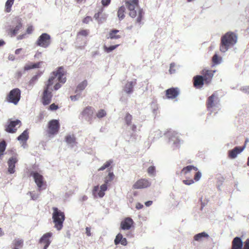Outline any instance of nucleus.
Returning a JSON list of instances; mask_svg holds the SVG:
<instances>
[{
	"label": "nucleus",
	"instance_id": "nucleus-17",
	"mask_svg": "<svg viewBox=\"0 0 249 249\" xmlns=\"http://www.w3.org/2000/svg\"><path fill=\"white\" fill-rule=\"evenodd\" d=\"M21 124V123L20 121L18 120L11 121L9 124L6 126L5 130L9 133H15L17 130V128H16V126L17 125H18L19 126Z\"/></svg>",
	"mask_w": 249,
	"mask_h": 249
},
{
	"label": "nucleus",
	"instance_id": "nucleus-37",
	"mask_svg": "<svg viewBox=\"0 0 249 249\" xmlns=\"http://www.w3.org/2000/svg\"><path fill=\"white\" fill-rule=\"evenodd\" d=\"M124 121L127 125H129L131 124L132 116L129 113H127L124 118Z\"/></svg>",
	"mask_w": 249,
	"mask_h": 249
},
{
	"label": "nucleus",
	"instance_id": "nucleus-50",
	"mask_svg": "<svg viewBox=\"0 0 249 249\" xmlns=\"http://www.w3.org/2000/svg\"><path fill=\"white\" fill-rule=\"evenodd\" d=\"M183 182L184 184L186 185H191L194 183V181L193 179H186V180H183Z\"/></svg>",
	"mask_w": 249,
	"mask_h": 249
},
{
	"label": "nucleus",
	"instance_id": "nucleus-22",
	"mask_svg": "<svg viewBox=\"0 0 249 249\" xmlns=\"http://www.w3.org/2000/svg\"><path fill=\"white\" fill-rule=\"evenodd\" d=\"M205 80L203 79V77L201 75H196L193 78V84L195 87L196 88H201L204 83Z\"/></svg>",
	"mask_w": 249,
	"mask_h": 249
},
{
	"label": "nucleus",
	"instance_id": "nucleus-59",
	"mask_svg": "<svg viewBox=\"0 0 249 249\" xmlns=\"http://www.w3.org/2000/svg\"><path fill=\"white\" fill-rule=\"evenodd\" d=\"M153 202L152 201H146L145 203V205L147 206V207H149L150 206V205H152Z\"/></svg>",
	"mask_w": 249,
	"mask_h": 249
},
{
	"label": "nucleus",
	"instance_id": "nucleus-48",
	"mask_svg": "<svg viewBox=\"0 0 249 249\" xmlns=\"http://www.w3.org/2000/svg\"><path fill=\"white\" fill-rule=\"evenodd\" d=\"M201 177V174L200 172H196L195 175L194 180L196 181L199 180Z\"/></svg>",
	"mask_w": 249,
	"mask_h": 249
},
{
	"label": "nucleus",
	"instance_id": "nucleus-16",
	"mask_svg": "<svg viewBox=\"0 0 249 249\" xmlns=\"http://www.w3.org/2000/svg\"><path fill=\"white\" fill-rule=\"evenodd\" d=\"M179 93V89L178 88H171L165 90L166 97L169 99L176 98Z\"/></svg>",
	"mask_w": 249,
	"mask_h": 249
},
{
	"label": "nucleus",
	"instance_id": "nucleus-26",
	"mask_svg": "<svg viewBox=\"0 0 249 249\" xmlns=\"http://www.w3.org/2000/svg\"><path fill=\"white\" fill-rule=\"evenodd\" d=\"M42 63V62L41 61L36 63H31L29 64H26L24 67V71H28L35 68H39L40 67Z\"/></svg>",
	"mask_w": 249,
	"mask_h": 249
},
{
	"label": "nucleus",
	"instance_id": "nucleus-31",
	"mask_svg": "<svg viewBox=\"0 0 249 249\" xmlns=\"http://www.w3.org/2000/svg\"><path fill=\"white\" fill-rule=\"evenodd\" d=\"M114 177H115V176H114L113 173L112 172H111L109 170L108 175L107 177H106L105 178V180H104L105 183L104 184H106V185H107V184L109 182H111L113 180Z\"/></svg>",
	"mask_w": 249,
	"mask_h": 249
},
{
	"label": "nucleus",
	"instance_id": "nucleus-29",
	"mask_svg": "<svg viewBox=\"0 0 249 249\" xmlns=\"http://www.w3.org/2000/svg\"><path fill=\"white\" fill-rule=\"evenodd\" d=\"M113 163V160H109L107 161L101 167H100L98 171H103L106 168H107L108 170V171L109 172V170L110 171V169H111L112 167H110L111 164Z\"/></svg>",
	"mask_w": 249,
	"mask_h": 249
},
{
	"label": "nucleus",
	"instance_id": "nucleus-43",
	"mask_svg": "<svg viewBox=\"0 0 249 249\" xmlns=\"http://www.w3.org/2000/svg\"><path fill=\"white\" fill-rule=\"evenodd\" d=\"M41 73L38 75L34 76L30 81V84H32L35 83L37 80L38 77L40 76Z\"/></svg>",
	"mask_w": 249,
	"mask_h": 249
},
{
	"label": "nucleus",
	"instance_id": "nucleus-28",
	"mask_svg": "<svg viewBox=\"0 0 249 249\" xmlns=\"http://www.w3.org/2000/svg\"><path fill=\"white\" fill-rule=\"evenodd\" d=\"M14 248L13 249H19L22 248L23 246V240L21 239H15L13 241Z\"/></svg>",
	"mask_w": 249,
	"mask_h": 249
},
{
	"label": "nucleus",
	"instance_id": "nucleus-35",
	"mask_svg": "<svg viewBox=\"0 0 249 249\" xmlns=\"http://www.w3.org/2000/svg\"><path fill=\"white\" fill-rule=\"evenodd\" d=\"M6 147V143L3 140L0 142V158L1 159Z\"/></svg>",
	"mask_w": 249,
	"mask_h": 249
},
{
	"label": "nucleus",
	"instance_id": "nucleus-3",
	"mask_svg": "<svg viewBox=\"0 0 249 249\" xmlns=\"http://www.w3.org/2000/svg\"><path fill=\"white\" fill-rule=\"evenodd\" d=\"M237 40V36L235 33L231 32H227L221 38L220 51L225 53L230 46L236 43Z\"/></svg>",
	"mask_w": 249,
	"mask_h": 249
},
{
	"label": "nucleus",
	"instance_id": "nucleus-14",
	"mask_svg": "<svg viewBox=\"0 0 249 249\" xmlns=\"http://www.w3.org/2000/svg\"><path fill=\"white\" fill-rule=\"evenodd\" d=\"M100 190L97 193L99 190V186H95L94 187L92 190L93 195L95 197H103L105 196V192L107 189V185L106 184H103L100 186Z\"/></svg>",
	"mask_w": 249,
	"mask_h": 249
},
{
	"label": "nucleus",
	"instance_id": "nucleus-54",
	"mask_svg": "<svg viewBox=\"0 0 249 249\" xmlns=\"http://www.w3.org/2000/svg\"><path fill=\"white\" fill-rule=\"evenodd\" d=\"M58 82L59 83H57L55 84V85L54 86V89L56 90H58L60 88V87H61V84H60L61 82H60L59 81Z\"/></svg>",
	"mask_w": 249,
	"mask_h": 249
},
{
	"label": "nucleus",
	"instance_id": "nucleus-64",
	"mask_svg": "<svg viewBox=\"0 0 249 249\" xmlns=\"http://www.w3.org/2000/svg\"><path fill=\"white\" fill-rule=\"evenodd\" d=\"M136 129V126L135 125H133L132 126V130L133 131H135Z\"/></svg>",
	"mask_w": 249,
	"mask_h": 249
},
{
	"label": "nucleus",
	"instance_id": "nucleus-10",
	"mask_svg": "<svg viewBox=\"0 0 249 249\" xmlns=\"http://www.w3.org/2000/svg\"><path fill=\"white\" fill-rule=\"evenodd\" d=\"M51 44V36L47 33L41 35L36 42V44L43 48H47Z\"/></svg>",
	"mask_w": 249,
	"mask_h": 249
},
{
	"label": "nucleus",
	"instance_id": "nucleus-21",
	"mask_svg": "<svg viewBox=\"0 0 249 249\" xmlns=\"http://www.w3.org/2000/svg\"><path fill=\"white\" fill-rule=\"evenodd\" d=\"M93 114V109L91 107H87L81 112L82 117L85 119H91Z\"/></svg>",
	"mask_w": 249,
	"mask_h": 249
},
{
	"label": "nucleus",
	"instance_id": "nucleus-53",
	"mask_svg": "<svg viewBox=\"0 0 249 249\" xmlns=\"http://www.w3.org/2000/svg\"><path fill=\"white\" fill-rule=\"evenodd\" d=\"M120 244H121L123 246H125L127 245V242L125 238H122V239H121V241L120 242Z\"/></svg>",
	"mask_w": 249,
	"mask_h": 249
},
{
	"label": "nucleus",
	"instance_id": "nucleus-5",
	"mask_svg": "<svg viewBox=\"0 0 249 249\" xmlns=\"http://www.w3.org/2000/svg\"><path fill=\"white\" fill-rule=\"evenodd\" d=\"M22 27L21 19L15 18L11 21L10 24L6 27V32L10 36L14 37L18 34Z\"/></svg>",
	"mask_w": 249,
	"mask_h": 249
},
{
	"label": "nucleus",
	"instance_id": "nucleus-58",
	"mask_svg": "<svg viewBox=\"0 0 249 249\" xmlns=\"http://www.w3.org/2000/svg\"><path fill=\"white\" fill-rule=\"evenodd\" d=\"M22 50V48L18 49L16 50L15 53L16 54H18L20 53L21 52V51Z\"/></svg>",
	"mask_w": 249,
	"mask_h": 249
},
{
	"label": "nucleus",
	"instance_id": "nucleus-32",
	"mask_svg": "<svg viewBox=\"0 0 249 249\" xmlns=\"http://www.w3.org/2000/svg\"><path fill=\"white\" fill-rule=\"evenodd\" d=\"M66 142L68 144H72L76 143V139L73 135H67L65 137Z\"/></svg>",
	"mask_w": 249,
	"mask_h": 249
},
{
	"label": "nucleus",
	"instance_id": "nucleus-34",
	"mask_svg": "<svg viewBox=\"0 0 249 249\" xmlns=\"http://www.w3.org/2000/svg\"><path fill=\"white\" fill-rule=\"evenodd\" d=\"M88 82L87 80H84L77 86L76 91L83 90L87 86Z\"/></svg>",
	"mask_w": 249,
	"mask_h": 249
},
{
	"label": "nucleus",
	"instance_id": "nucleus-19",
	"mask_svg": "<svg viewBox=\"0 0 249 249\" xmlns=\"http://www.w3.org/2000/svg\"><path fill=\"white\" fill-rule=\"evenodd\" d=\"M213 72L211 70L206 69H204L201 71V76L203 77L205 83L208 84L210 82L213 75Z\"/></svg>",
	"mask_w": 249,
	"mask_h": 249
},
{
	"label": "nucleus",
	"instance_id": "nucleus-51",
	"mask_svg": "<svg viewBox=\"0 0 249 249\" xmlns=\"http://www.w3.org/2000/svg\"><path fill=\"white\" fill-rule=\"evenodd\" d=\"M58 108V107L57 105H55V104L53 103L51 104L49 106V109L51 110H55Z\"/></svg>",
	"mask_w": 249,
	"mask_h": 249
},
{
	"label": "nucleus",
	"instance_id": "nucleus-6",
	"mask_svg": "<svg viewBox=\"0 0 249 249\" xmlns=\"http://www.w3.org/2000/svg\"><path fill=\"white\" fill-rule=\"evenodd\" d=\"M21 98V90L18 88L12 89L7 95L5 100L10 103L17 105Z\"/></svg>",
	"mask_w": 249,
	"mask_h": 249
},
{
	"label": "nucleus",
	"instance_id": "nucleus-25",
	"mask_svg": "<svg viewBox=\"0 0 249 249\" xmlns=\"http://www.w3.org/2000/svg\"><path fill=\"white\" fill-rule=\"evenodd\" d=\"M209 235L205 232H202L196 234L194 236V240L197 242H201L204 238H208Z\"/></svg>",
	"mask_w": 249,
	"mask_h": 249
},
{
	"label": "nucleus",
	"instance_id": "nucleus-30",
	"mask_svg": "<svg viewBox=\"0 0 249 249\" xmlns=\"http://www.w3.org/2000/svg\"><path fill=\"white\" fill-rule=\"evenodd\" d=\"M125 8L124 6H121L118 11L117 15L120 20L123 19L125 17Z\"/></svg>",
	"mask_w": 249,
	"mask_h": 249
},
{
	"label": "nucleus",
	"instance_id": "nucleus-20",
	"mask_svg": "<svg viewBox=\"0 0 249 249\" xmlns=\"http://www.w3.org/2000/svg\"><path fill=\"white\" fill-rule=\"evenodd\" d=\"M134 222L130 217H126L121 223V228L124 230H128L132 226Z\"/></svg>",
	"mask_w": 249,
	"mask_h": 249
},
{
	"label": "nucleus",
	"instance_id": "nucleus-56",
	"mask_svg": "<svg viewBox=\"0 0 249 249\" xmlns=\"http://www.w3.org/2000/svg\"><path fill=\"white\" fill-rule=\"evenodd\" d=\"M86 233L88 236H90L91 235L90 232V228L89 227H87L86 228Z\"/></svg>",
	"mask_w": 249,
	"mask_h": 249
},
{
	"label": "nucleus",
	"instance_id": "nucleus-61",
	"mask_svg": "<svg viewBox=\"0 0 249 249\" xmlns=\"http://www.w3.org/2000/svg\"><path fill=\"white\" fill-rule=\"evenodd\" d=\"M243 90L245 92H246V93H249L248 92H249V89H248V87H247V88H245V89H243Z\"/></svg>",
	"mask_w": 249,
	"mask_h": 249
},
{
	"label": "nucleus",
	"instance_id": "nucleus-39",
	"mask_svg": "<svg viewBox=\"0 0 249 249\" xmlns=\"http://www.w3.org/2000/svg\"><path fill=\"white\" fill-rule=\"evenodd\" d=\"M107 115L106 111L104 109H100L96 113V116L97 118L100 119Z\"/></svg>",
	"mask_w": 249,
	"mask_h": 249
},
{
	"label": "nucleus",
	"instance_id": "nucleus-49",
	"mask_svg": "<svg viewBox=\"0 0 249 249\" xmlns=\"http://www.w3.org/2000/svg\"><path fill=\"white\" fill-rule=\"evenodd\" d=\"M34 31V27L32 25H30L27 27L26 29V33L28 34H31Z\"/></svg>",
	"mask_w": 249,
	"mask_h": 249
},
{
	"label": "nucleus",
	"instance_id": "nucleus-55",
	"mask_svg": "<svg viewBox=\"0 0 249 249\" xmlns=\"http://www.w3.org/2000/svg\"><path fill=\"white\" fill-rule=\"evenodd\" d=\"M143 207V205L140 203H137L136 205V208L138 210L142 209Z\"/></svg>",
	"mask_w": 249,
	"mask_h": 249
},
{
	"label": "nucleus",
	"instance_id": "nucleus-7",
	"mask_svg": "<svg viewBox=\"0 0 249 249\" xmlns=\"http://www.w3.org/2000/svg\"><path fill=\"white\" fill-rule=\"evenodd\" d=\"M31 176L33 177L39 191L46 188L47 183L42 175L37 172H32Z\"/></svg>",
	"mask_w": 249,
	"mask_h": 249
},
{
	"label": "nucleus",
	"instance_id": "nucleus-47",
	"mask_svg": "<svg viewBox=\"0 0 249 249\" xmlns=\"http://www.w3.org/2000/svg\"><path fill=\"white\" fill-rule=\"evenodd\" d=\"M220 58L218 56L215 54L213 57V62L214 64H218L219 63Z\"/></svg>",
	"mask_w": 249,
	"mask_h": 249
},
{
	"label": "nucleus",
	"instance_id": "nucleus-15",
	"mask_svg": "<svg viewBox=\"0 0 249 249\" xmlns=\"http://www.w3.org/2000/svg\"><path fill=\"white\" fill-rule=\"evenodd\" d=\"M18 161V155L15 154L14 156L11 157L7 161L8 168V171L10 174H13L15 173V164Z\"/></svg>",
	"mask_w": 249,
	"mask_h": 249
},
{
	"label": "nucleus",
	"instance_id": "nucleus-52",
	"mask_svg": "<svg viewBox=\"0 0 249 249\" xmlns=\"http://www.w3.org/2000/svg\"><path fill=\"white\" fill-rule=\"evenodd\" d=\"M110 0H102V4L103 6H106L109 4Z\"/></svg>",
	"mask_w": 249,
	"mask_h": 249
},
{
	"label": "nucleus",
	"instance_id": "nucleus-62",
	"mask_svg": "<svg viewBox=\"0 0 249 249\" xmlns=\"http://www.w3.org/2000/svg\"><path fill=\"white\" fill-rule=\"evenodd\" d=\"M4 234V232L2 230V229L0 228V237L2 236Z\"/></svg>",
	"mask_w": 249,
	"mask_h": 249
},
{
	"label": "nucleus",
	"instance_id": "nucleus-38",
	"mask_svg": "<svg viewBox=\"0 0 249 249\" xmlns=\"http://www.w3.org/2000/svg\"><path fill=\"white\" fill-rule=\"evenodd\" d=\"M120 45L117 44L113 46H110L109 47H107L106 46H104V51L107 53H110L115 50L117 47H118Z\"/></svg>",
	"mask_w": 249,
	"mask_h": 249
},
{
	"label": "nucleus",
	"instance_id": "nucleus-8",
	"mask_svg": "<svg viewBox=\"0 0 249 249\" xmlns=\"http://www.w3.org/2000/svg\"><path fill=\"white\" fill-rule=\"evenodd\" d=\"M231 249H249V239H247L243 244L240 237L234 238L231 242Z\"/></svg>",
	"mask_w": 249,
	"mask_h": 249
},
{
	"label": "nucleus",
	"instance_id": "nucleus-40",
	"mask_svg": "<svg viewBox=\"0 0 249 249\" xmlns=\"http://www.w3.org/2000/svg\"><path fill=\"white\" fill-rule=\"evenodd\" d=\"M89 33V31L88 30H81L78 32L77 37H78L79 36H87Z\"/></svg>",
	"mask_w": 249,
	"mask_h": 249
},
{
	"label": "nucleus",
	"instance_id": "nucleus-24",
	"mask_svg": "<svg viewBox=\"0 0 249 249\" xmlns=\"http://www.w3.org/2000/svg\"><path fill=\"white\" fill-rule=\"evenodd\" d=\"M120 31L116 29H112L111 30L108 34V36H107V38H110L111 39H119L121 37V36L120 35H119L118 33H119Z\"/></svg>",
	"mask_w": 249,
	"mask_h": 249
},
{
	"label": "nucleus",
	"instance_id": "nucleus-11",
	"mask_svg": "<svg viewBox=\"0 0 249 249\" xmlns=\"http://www.w3.org/2000/svg\"><path fill=\"white\" fill-rule=\"evenodd\" d=\"M219 102L217 95L213 93L209 96L206 102V107L208 110L211 113L213 111V108L216 106Z\"/></svg>",
	"mask_w": 249,
	"mask_h": 249
},
{
	"label": "nucleus",
	"instance_id": "nucleus-4",
	"mask_svg": "<svg viewBox=\"0 0 249 249\" xmlns=\"http://www.w3.org/2000/svg\"><path fill=\"white\" fill-rule=\"evenodd\" d=\"M52 219L54 224V228L58 231L61 230L63 227V223L65 219L64 213L59 210L56 207L52 208Z\"/></svg>",
	"mask_w": 249,
	"mask_h": 249
},
{
	"label": "nucleus",
	"instance_id": "nucleus-45",
	"mask_svg": "<svg viewBox=\"0 0 249 249\" xmlns=\"http://www.w3.org/2000/svg\"><path fill=\"white\" fill-rule=\"evenodd\" d=\"M103 10H102L100 12H98V13L95 14L94 16V18L98 21L99 23L101 22V19L99 18L100 16L102 13Z\"/></svg>",
	"mask_w": 249,
	"mask_h": 249
},
{
	"label": "nucleus",
	"instance_id": "nucleus-44",
	"mask_svg": "<svg viewBox=\"0 0 249 249\" xmlns=\"http://www.w3.org/2000/svg\"><path fill=\"white\" fill-rule=\"evenodd\" d=\"M29 194H30L31 199L33 200H35L37 199V198L39 196V195L37 194L33 193L32 192H29L28 193Z\"/></svg>",
	"mask_w": 249,
	"mask_h": 249
},
{
	"label": "nucleus",
	"instance_id": "nucleus-23",
	"mask_svg": "<svg viewBox=\"0 0 249 249\" xmlns=\"http://www.w3.org/2000/svg\"><path fill=\"white\" fill-rule=\"evenodd\" d=\"M136 84V80L134 81L127 82L124 88V90L127 93L129 94L133 92V87Z\"/></svg>",
	"mask_w": 249,
	"mask_h": 249
},
{
	"label": "nucleus",
	"instance_id": "nucleus-42",
	"mask_svg": "<svg viewBox=\"0 0 249 249\" xmlns=\"http://www.w3.org/2000/svg\"><path fill=\"white\" fill-rule=\"evenodd\" d=\"M156 172L155 166H151L147 169V172L149 175H154Z\"/></svg>",
	"mask_w": 249,
	"mask_h": 249
},
{
	"label": "nucleus",
	"instance_id": "nucleus-27",
	"mask_svg": "<svg viewBox=\"0 0 249 249\" xmlns=\"http://www.w3.org/2000/svg\"><path fill=\"white\" fill-rule=\"evenodd\" d=\"M194 170L195 171H197L198 169L197 167L194 166L193 165H189L186 167H184L180 172V175H187L189 173H190L192 170Z\"/></svg>",
	"mask_w": 249,
	"mask_h": 249
},
{
	"label": "nucleus",
	"instance_id": "nucleus-33",
	"mask_svg": "<svg viewBox=\"0 0 249 249\" xmlns=\"http://www.w3.org/2000/svg\"><path fill=\"white\" fill-rule=\"evenodd\" d=\"M28 132L27 130H24L18 137V140L21 141H26L29 138Z\"/></svg>",
	"mask_w": 249,
	"mask_h": 249
},
{
	"label": "nucleus",
	"instance_id": "nucleus-12",
	"mask_svg": "<svg viewBox=\"0 0 249 249\" xmlns=\"http://www.w3.org/2000/svg\"><path fill=\"white\" fill-rule=\"evenodd\" d=\"M53 233L51 232H47L43 235L39 240V243L43 247V249H47L50 246L51 241L50 238L52 236Z\"/></svg>",
	"mask_w": 249,
	"mask_h": 249
},
{
	"label": "nucleus",
	"instance_id": "nucleus-9",
	"mask_svg": "<svg viewBox=\"0 0 249 249\" xmlns=\"http://www.w3.org/2000/svg\"><path fill=\"white\" fill-rule=\"evenodd\" d=\"M60 124L58 120H51L48 124V133L50 135H56L60 129Z\"/></svg>",
	"mask_w": 249,
	"mask_h": 249
},
{
	"label": "nucleus",
	"instance_id": "nucleus-13",
	"mask_svg": "<svg viewBox=\"0 0 249 249\" xmlns=\"http://www.w3.org/2000/svg\"><path fill=\"white\" fill-rule=\"evenodd\" d=\"M150 182L148 179L145 178H141L138 179L132 186L134 189H144L150 186Z\"/></svg>",
	"mask_w": 249,
	"mask_h": 249
},
{
	"label": "nucleus",
	"instance_id": "nucleus-60",
	"mask_svg": "<svg viewBox=\"0 0 249 249\" xmlns=\"http://www.w3.org/2000/svg\"><path fill=\"white\" fill-rule=\"evenodd\" d=\"M88 199V196H83L81 198V200L82 201H86Z\"/></svg>",
	"mask_w": 249,
	"mask_h": 249
},
{
	"label": "nucleus",
	"instance_id": "nucleus-2",
	"mask_svg": "<svg viewBox=\"0 0 249 249\" xmlns=\"http://www.w3.org/2000/svg\"><path fill=\"white\" fill-rule=\"evenodd\" d=\"M125 5L129 10V16L134 18L137 17L136 22L140 23L143 16V12L142 9L140 8L138 0H125Z\"/></svg>",
	"mask_w": 249,
	"mask_h": 249
},
{
	"label": "nucleus",
	"instance_id": "nucleus-63",
	"mask_svg": "<svg viewBox=\"0 0 249 249\" xmlns=\"http://www.w3.org/2000/svg\"><path fill=\"white\" fill-rule=\"evenodd\" d=\"M4 44H5V42H4V41H3V40H0V47L1 46L3 45Z\"/></svg>",
	"mask_w": 249,
	"mask_h": 249
},
{
	"label": "nucleus",
	"instance_id": "nucleus-46",
	"mask_svg": "<svg viewBox=\"0 0 249 249\" xmlns=\"http://www.w3.org/2000/svg\"><path fill=\"white\" fill-rule=\"evenodd\" d=\"M92 20V18L90 16H87L82 20L83 22L85 24H88Z\"/></svg>",
	"mask_w": 249,
	"mask_h": 249
},
{
	"label": "nucleus",
	"instance_id": "nucleus-18",
	"mask_svg": "<svg viewBox=\"0 0 249 249\" xmlns=\"http://www.w3.org/2000/svg\"><path fill=\"white\" fill-rule=\"evenodd\" d=\"M248 142V140L245 141L244 145L242 147H235L231 150L229 151V157L231 159H234L236 157L237 155L240 153L245 148L246 143Z\"/></svg>",
	"mask_w": 249,
	"mask_h": 249
},
{
	"label": "nucleus",
	"instance_id": "nucleus-41",
	"mask_svg": "<svg viewBox=\"0 0 249 249\" xmlns=\"http://www.w3.org/2000/svg\"><path fill=\"white\" fill-rule=\"evenodd\" d=\"M123 235L121 233H119L117 234V235L116 236V238L114 240V243L116 245L119 244L121 241V239H122Z\"/></svg>",
	"mask_w": 249,
	"mask_h": 249
},
{
	"label": "nucleus",
	"instance_id": "nucleus-57",
	"mask_svg": "<svg viewBox=\"0 0 249 249\" xmlns=\"http://www.w3.org/2000/svg\"><path fill=\"white\" fill-rule=\"evenodd\" d=\"M25 36H26V34L20 35H19V36H17V39H18V40H21V39H23L24 38H25Z\"/></svg>",
	"mask_w": 249,
	"mask_h": 249
},
{
	"label": "nucleus",
	"instance_id": "nucleus-1",
	"mask_svg": "<svg viewBox=\"0 0 249 249\" xmlns=\"http://www.w3.org/2000/svg\"><path fill=\"white\" fill-rule=\"evenodd\" d=\"M66 72L63 67H59L57 69L52 72L51 76L49 78L44 87L41 96V102L44 106L50 104L53 97L52 86L57 80L61 83L66 81V78L64 76Z\"/></svg>",
	"mask_w": 249,
	"mask_h": 249
},
{
	"label": "nucleus",
	"instance_id": "nucleus-36",
	"mask_svg": "<svg viewBox=\"0 0 249 249\" xmlns=\"http://www.w3.org/2000/svg\"><path fill=\"white\" fill-rule=\"evenodd\" d=\"M15 0H7L5 3V11L7 12L11 11V8L13 5Z\"/></svg>",
	"mask_w": 249,
	"mask_h": 249
}]
</instances>
